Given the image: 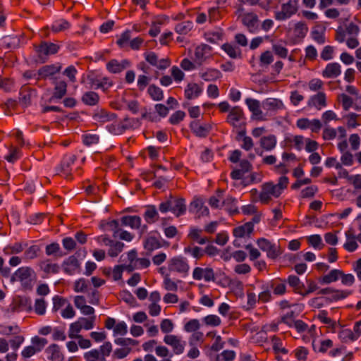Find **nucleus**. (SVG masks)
I'll list each match as a JSON object with an SVG mask.
<instances>
[{
    "mask_svg": "<svg viewBox=\"0 0 361 361\" xmlns=\"http://www.w3.org/2000/svg\"><path fill=\"white\" fill-rule=\"evenodd\" d=\"M289 183L288 178L282 176L279 178L277 183L267 182L262 185L259 194V201L264 204H267L274 199L278 198L283 192Z\"/></svg>",
    "mask_w": 361,
    "mask_h": 361,
    "instance_id": "obj_1",
    "label": "nucleus"
},
{
    "mask_svg": "<svg viewBox=\"0 0 361 361\" xmlns=\"http://www.w3.org/2000/svg\"><path fill=\"white\" fill-rule=\"evenodd\" d=\"M37 280V275L32 268L24 266L18 268L11 276V283L18 282L25 290H31Z\"/></svg>",
    "mask_w": 361,
    "mask_h": 361,
    "instance_id": "obj_2",
    "label": "nucleus"
},
{
    "mask_svg": "<svg viewBox=\"0 0 361 361\" xmlns=\"http://www.w3.org/2000/svg\"><path fill=\"white\" fill-rule=\"evenodd\" d=\"M168 269L171 273H176L182 277L188 275L190 265L185 257L182 256H175L168 261Z\"/></svg>",
    "mask_w": 361,
    "mask_h": 361,
    "instance_id": "obj_3",
    "label": "nucleus"
},
{
    "mask_svg": "<svg viewBox=\"0 0 361 361\" xmlns=\"http://www.w3.org/2000/svg\"><path fill=\"white\" fill-rule=\"evenodd\" d=\"M164 343L171 348L173 354L179 355L184 353L186 341L180 335L171 334L165 335L163 338Z\"/></svg>",
    "mask_w": 361,
    "mask_h": 361,
    "instance_id": "obj_4",
    "label": "nucleus"
},
{
    "mask_svg": "<svg viewBox=\"0 0 361 361\" xmlns=\"http://www.w3.org/2000/svg\"><path fill=\"white\" fill-rule=\"evenodd\" d=\"M281 10L275 13V18L285 20L295 14L298 10V0H281Z\"/></svg>",
    "mask_w": 361,
    "mask_h": 361,
    "instance_id": "obj_5",
    "label": "nucleus"
},
{
    "mask_svg": "<svg viewBox=\"0 0 361 361\" xmlns=\"http://www.w3.org/2000/svg\"><path fill=\"white\" fill-rule=\"evenodd\" d=\"M227 122L238 131L245 128L244 114L240 106H235L231 109Z\"/></svg>",
    "mask_w": 361,
    "mask_h": 361,
    "instance_id": "obj_6",
    "label": "nucleus"
},
{
    "mask_svg": "<svg viewBox=\"0 0 361 361\" xmlns=\"http://www.w3.org/2000/svg\"><path fill=\"white\" fill-rule=\"evenodd\" d=\"M76 157L73 154L66 155L61 163L56 169L57 174L69 179L71 177V166L75 163Z\"/></svg>",
    "mask_w": 361,
    "mask_h": 361,
    "instance_id": "obj_7",
    "label": "nucleus"
},
{
    "mask_svg": "<svg viewBox=\"0 0 361 361\" xmlns=\"http://www.w3.org/2000/svg\"><path fill=\"white\" fill-rule=\"evenodd\" d=\"M192 278L196 281L203 280L205 282H211L215 280L214 271L211 267H197L192 271Z\"/></svg>",
    "mask_w": 361,
    "mask_h": 361,
    "instance_id": "obj_8",
    "label": "nucleus"
},
{
    "mask_svg": "<svg viewBox=\"0 0 361 361\" xmlns=\"http://www.w3.org/2000/svg\"><path fill=\"white\" fill-rule=\"evenodd\" d=\"M121 222L123 226H129L133 229H139L140 235H142L147 230V226H141L142 219L137 215H128L124 216L121 219Z\"/></svg>",
    "mask_w": 361,
    "mask_h": 361,
    "instance_id": "obj_9",
    "label": "nucleus"
},
{
    "mask_svg": "<svg viewBox=\"0 0 361 361\" xmlns=\"http://www.w3.org/2000/svg\"><path fill=\"white\" fill-rule=\"evenodd\" d=\"M257 244L261 250L267 252L268 257L275 259L279 256V251L277 247L269 240L259 238L257 240Z\"/></svg>",
    "mask_w": 361,
    "mask_h": 361,
    "instance_id": "obj_10",
    "label": "nucleus"
},
{
    "mask_svg": "<svg viewBox=\"0 0 361 361\" xmlns=\"http://www.w3.org/2000/svg\"><path fill=\"white\" fill-rule=\"evenodd\" d=\"M212 56V47L202 44L197 46L195 50V62L201 66L207 59Z\"/></svg>",
    "mask_w": 361,
    "mask_h": 361,
    "instance_id": "obj_11",
    "label": "nucleus"
},
{
    "mask_svg": "<svg viewBox=\"0 0 361 361\" xmlns=\"http://www.w3.org/2000/svg\"><path fill=\"white\" fill-rule=\"evenodd\" d=\"M190 212L195 214L199 218L203 216H208L209 210L204 205V201L201 198H195L190 204Z\"/></svg>",
    "mask_w": 361,
    "mask_h": 361,
    "instance_id": "obj_12",
    "label": "nucleus"
},
{
    "mask_svg": "<svg viewBox=\"0 0 361 361\" xmlns=\"http://www.w3.org/2000/svg\"><path fill=\"white\" fill-rule=\"evenodd\" d=\"M242 21L249 32L256 33L259 30V25L257 16L254 13H247L243 15Z\"/></svg>",
    "mask_w": 361,
    "mask_h": 361,
    "instance_id": "obj_13",
    "label": "nucleus"
},
{
    "mask_svg": "<svg viewBox=\"0 0 361 361\" xmlns=\"http://www.w3.org/2000/svg\"><path fill=\"white\" fill-rule=\"evenodd\" d=\"M307 106L309 107H314L317 110H321L326 107L327 106L326 94L320 91L317 94L312 95L308 99Z\"/></svg>",
    "mask_w": 361,
    "mask_h": 361,
    "instance_id": "obj_14",
    "label": "nucleus"
},
{
    "mask_svg": "<svg viewBox=\"0 0 361 361\" xmlns=\"http://www.w3.org/2000/svg\"><path fill=\"white\" fill-rule=\"evenodd\" d=\"M192 132L197 137H206L212 130V126L209 123H202L199 121H194L190 125Z\"/></svg>",
    "mask_w": 361,
    "mask_h": 361,
    "instance_id": "obj_15",
    "label": "nucleus"
},
{
    "mask_svg": "<svg viewBox=\"0 0 361 361\" xmlns=\"http://www.w3.org/2000/svg\"><path fill=\"white\" fill-rule=\"evenodd\" d=\"M59 50V46L52 42H42L36 47V51L39 56H48L56 54Z\"/></svg>",
    "mask_w": 361,
    "mask_h": 361,
    "instance_id": "obj_16",
    "label": "nucleus"
},
{
    "mask_svg": "<svg viewBox=\"0 0 361 361\" xmlns=\"http://www.w3.org/2000/svg\"><path fill=\"white\" fill-rule=\"evenodd\" d=\"M245 104H247L249 110L252 112L253 118L260 121L265 120L261 110L259 101L252 98H247L245 99Z\"/></svg>",
    "mask_w": 361,
    "mask_h": 361,
    "instance_id": "obj_17",
    "label": "nucleus"
},
{
    "mask_svg": "<svg viewBox=\"0 0 361 361\" xmlns=\"http://www.w3.org/2000/svg\"><path fill=\"white\" fill-rule=\"evenodd\" d=\"M254 230L252 222H247L243 225L235 227L233 230V235L237 238H249Z\"/></svg>",
    "mask_w": 361,
    "mask_h": 361,
    "instance_id": "obj_18",
    "label": "nucleus"
},
{
    "mask_svg": "<svg viewBox=\"0 0 361 361\" xmlns=\"http://www.w3.org/2000/svg\"><path fill=\"white\" fill-rule=\"evenodd\" d=\"M106 225L109 227L115 229L114 235V237H119L120 239L126 240L127 242H130L133 240L134 238V235L130 233V232L127 231H124L122 229H119L118 227V223L116 220H112L108 223H106Z\"/></svg>",
    "mask_w": 361,
    "mask_h": 361,
    "instance_id": "obj_19",
    "label": "nucleus"
},
{
    "mask_svg": "<svg viewBox=\"0 0 361 361\" xmlns=\"http://www.w3.org/2000/svg\"><path fill=\"white\" fill-rule=\"evenodd\" d=\"M341 73V66L338 63H328L322 71V75L324 78H336Z\"/></svg>",
    "mask_w": 361,
    "mask_h": 361,
    "instance_id": "obj_20",
    "label": "nucleus"
},
{
    "mask_svg": "<svg viewBox=\"0 0 361 361\" xmlns=\"http://www.w3.org/2000/svg\"><path fill=\"white\" fill-rule=\"evenodd\" d=\"M267 284L275 295L281 296L286 293V281L283 279H276L267 282Z\"/></svg>",
    "mask_w": 361,
    "mask_h": 361,
    "instance_id": "obj_21",
    "label": "nucleus"
},
{
    "mask_svg": "<svg viewBox=\"0 0 361 361\" xmlns=\"http://www.w3.org/2000/svg\"><path fill=\"white\" fill-rule=\"evenodd\" d=\"M130 66V62L126 60L118 61L116 59H112L106 63V69L112 73H118Z\"/></svg>",
    "mask_w": 361,
    "mask_h": 361,
    "instance_id": "obj_22",
    "label": "nucleus"
},
{
    "mask_svg": "<svg viewBox=\"0 0 361 361\" xmlns=\"http://www.w3.org/2000/svg\"><path fill=\"white\" fill-rule=\"evenodd\" d=\"M61 66L59 64L44 66L38 70L37 79H45L59 73Z\"/></svg>",
    "mask_w": 361,
    "mask_h": 361,
    "instance_id": "obj_23",
    "label": "nucleus"
},
{
    "mask_svg": "<svg viewBox=\"0 0 361 361\" xmlns=\"http://www.w3.org/2000/svg\"><path fill=\"white\" fill-rule=\"evenodd\" d=\"M203 92V87L202 85L191 82L188 83L185 89V97L188 99H194L197 98Z\"/></svg>",
    "mask_w": 361,
    "mask_h": 361,
    "instance_id": "obj_24",
    "label": "nucleus"
},
{
    "mask_svg": "<svg viewBox=\"0 0 361 361\" xmlns=\"http://www.w3.org/2000/svg\"><path fill=\"white\" fill-rule=\"evenodd\" d=\"M199 76L207 82L216 81L221 78L222 74L220 71L216 68H206L202 69L199 73Z\"/></svg>",
    "mask_w": 361,
    "mask_h": 361,
    "instance_id": "obj_25",
    "label": "nucleus"
},
{
    "mask_svg": "<svg viewBox=\"0 0 361 361\" xmlns=\"http://www.w3.org/2000/svg\"><path fill=\"white\" fill-rule=\"evenodd\" d=\"M236 140L242 142L240 147L247 152L251 150L254 147V142L252 137L246 135L245 128L238 131Z\"/></svg>",
    "mask_w": 361,
    "mask_h": 361,
    "instance_id": "obj_26",
    "label": "nucleus"
},
{
    "mask_svg": "<svg viewBox=\"0 0 361 361\" xmlns=\"http://www.w3.org/2000/svg\"><path fill=\"white\" fill-rule=\"evenodd\" d=\"M292 32L294 41L300 42L306 36L308 27L303 22H298L294 24Z\"/></svg>",
    "mask_w": 361,
    "mask_h": 361,
    "instance_id": "obj_27",
    "label": "nucleus"
},
{
    "mask_svg": "<svg viewBox=\"0 0 361 361\" xmlns=\"http://www.w3.org/2000/svg\"><path fill=\"white\" fill-rule=\"evenodd\" d=\"M224 191L219 189L216 191L215 194L209 197L208 204L212 209H223V201L224 200Z\"/></svg>",
    "mask_w": 361,
    "mask_h": 361,
    "instance_id": "obj_28",
    "label": "nucleus"
},
{
    "mask_svg": "<svg viewBox=\"0 0 361 361\" xmlns=\"http://www.w3.org/2000/svg\"><path fill=\"white\" fill-rule=\"evenodd\" d=\"M63 267L67 274H74L78 271L80 263L75 257L71 256L63 262Z\"/></svg>",
    "mask_w": 361,
    "mask_h": 361,
    "instance_id": "obj_29",
    "label": "nucleus"
},
{
    "mask_svg": "<svg viewBox=\"0 0 361 361\" xmlns=\"http://www.w3.org/2000/svg\"><path fill=\"white\" fill-rule=\"evenodd\" d=\"M171 212L176 216L184 214L186 212V206L183 199H171Z\"/></svg>",
    "mask_w": 361,
    "mask_h": 361,
    "instance_id": "obj_30",
    "label": "nucleus"
},
{
    "mask_svg": "<svg viewBox=\"0 0 361 361\" xmlns=\"http://www.w3.org/2000/svg\"><path fill=\"white\" fill-rule=\"evenodd\" d=\"M46 353L48 359L51 361H62L63 360V355L61 351V348L57 344H51L47 349Z\"/></svg>",
    "mask_w": 361,
    "mask_h": 361,
    "instance_id": "obj_31",
    "label": "nucleus"
},
{
    "mask_svg": "<svg viewBox=\"0 0 361 361\" xmlns=\"http://www.w3.org/2000/svg\"><path fill=\"white\" fill-rule=\"evenodd\" d=\"M237 204V199L231 196L224 197V200L223 201V209L231 215L238 214L239 211Z\"/></svg>",
    "mask_w": 361,
    "mask_h": 361,
    "instance_id": "obj_32",
    "label": "nucleus"
},
{
    "mask_svg": "<svg viewBox=\"0 0 361 361\" xmlns=\"http://www.w3.org/2000/svg\"><path fill=\"white\" fill-rule=\"evenodd\" d=\"M116 118V115L115 114L109 112L104 109L98 110L93 115L94 120L101 123L114 121Z\"/></svg>",
    "mask_w": 361,
    "mask_h": 361,
    "instance_id": "obj_33",
    "label": "nucleus"
},
{
    "mask_svg": "<svg viewBox=\"0 0 361 361\" xmlns=\"http://www.w3.org/2000/svg\"><path fill=\"white\" fill-rule=\"evenodd\" d=\"M143 217L147 224H152L159 219V213L154 205H147L143 214Z\"/></svg>",
    "mask_w": 361,
    "mask_h": 361,
    "instance_id": "obj_34",
    "label": "nucleus"
},
{
    "mask_svg": "<svg viewBox=\"0 0 361 361\" xmlns=\"http://www.w3.org/2000/svg\"><path fill=\"white\" fill-rule=\"evenodd\" d=\"M276 137L274 135L263 136L259 140L260 147L266 151H271L274 149L276 147Z\"/></svg>",
    "mask_w": 361,
    "mask_h": 361,
    "instance_id": "obj_35",
    "label": "nucleus"
},
{
    "mask_svg": "<svg viewBox=\"0 0 361 361\" xmlns=\"http://www.w3.org/2000/svg\"><path fill=\"white\" fill-rule=\"evenodd\" d=\"M261 291L257 295L258 302L267 303L272 300V294L267 283H264L260 286Z\"/></svg>",
    "mask_w": 361,
    "mask_h": 361,
    "instance_id": "obj_36",
    "label": "nucleus"
},
{
    "mask_svg": "<svg viewBox=\"0 0 361 361\" xmlns=\"http://www.w3.org/2000/svg\"><path fill=\"white\" fill-rule=\"evenodd\" d=\"M342 271L339 269H332L329 274L319 279V282L322 284H329L335 282L340 279Z\"/></svg>",
    "mask_w": 361,
    "mask_h": 361,
    "instance_id": "obj_37",
    "label": "nucleus"
},
{
    "mask_svg": "<svg viewBox=\"0 0 361 361\" xmlns=\"http://www.w3.org/2000/svg\"><path fill=\"white\" fill-rule=\"evenodd\" d=\"M346 130L343 126L338 127V139L340 140L337 145L338 149L340 152H345L348 151V142L345 139Z\"/></svg>",
    "mask_w": 361,
    "mask_h": 361,
    "instance_id": "obj_38",
    "label": "nucleus"
},
{
    "mask_svg": "<svg viewBox=\"0 0 361 361\" xmlns=\"http://www.w3.org/2000/svg\"><path fill=\"white\" fill-rule=\"evenodd\" d=\"M202 233V229L192 226L190 228L188 237L192 240L196 241L198 244L204 245L209 241V239L206 237H201Z\"/></svg>",
    "mask_w": 361,
    "mask_h": 361,
    "instance_id": "obj_39",
    "label": "nucleus"
},
{
    "mask_svg": "<svg viewBox=\"0 0 361 361\" xmlns=\"http://www.w3.org/2000/svg\"><path fill=\"white\" fill-rule=\"evenodd\" d=\"M67 92V84L65 81L57 82L55 85L54 93L51 98V100L61 99L63 98Z\"/></svg>",
    "mask_w": 361,
    "mask_h": 361,
    "instance_id": "obj_40",
    "label": "nucleus"
},
{
    "mask_svg": "<svg viewBox=\"0 0 361 361\" xmlns=\"http://www.w3.org/2000/svg\"><path fill=\"white\" fill-rule=\"evenodd\" d=\"M151 262L147 258H139L136 259L135 263L133 265H126L125 269L128 272H132L135 269H142L149 267Z\"/></svg>",
    "mask_w": 361,
    "mask_h": 361,
    "instance_id": "obj_41",
    "label": "nucleus"
},
{
    "mask_svg": "<svg viewBox=\"0 0 361 361\" xmlns=\"http://www.w3.org/2000/svg\"><path fill=\"white\" fill-rule=\"evenodd\" d=\"M246 299V304L243 305V309L247 311L255 309L257 303L259 302L257 295L252 290H247Z\"/></svg>",
    "mask_w": 361,
    "mask_h": 361,
    "instance_id": "obj_42",
    "label": "nucleus"
},
{
    "mask_svg": "<svg viewBox=\"0 0 361 361\" xmlns=\"http://www.w3.org/2000/svg\"><path fill=\"white\" fill-rule=\"evenodd\" d=\"M82 102L88 106L97 105L99 101V96L97 93L88 91L85 92L82 96Z\"/></svg>",
    "mask_w": 361,
    "mask_h": 361,
    "instance_id": "obj_43",
    "label": "nucleus"
},
{
    "mask_svg": "<svg viewBox=\"0 0 361 361\" xmlns=\"http://www.w3.org/2000/svg\"><path fill=\"white\" fill-rule=\"evenodd\" d=\"M91 85L95 89H102L105 91L113 85V82L108 78H102L92 80Z\"/></svg>",
    "mask_w": 361,
    "mask_h": 361,
    "instance_id": "obj_44",
    "label": "nucleus"
},
{
    "mask_svg": "<svg viewBox=\"0 0 361 361\" xmlns=\"http://www.w3.org/2000/svg\"><path fill=\"white\" fill-rule=\"evenodd\" d=\"M193 27V23L190 20L180 22L176 25L174 30L179 35H187Z\"/></svg>",
    "mask_w": 361,
    "mask_h": 361,
    "instance_id": "obj_45",
    "label": "nucleus"
},
{
    "mask_svg": "<svg viewBox=\"0 0 361 361\" xmlns=\"http://www.w3.org/2000/svg\"><path fill=\"white\" fill-rule=\"evenodd\" d=\"M311 37L312 39L319 44H323L325 42L324 29L319 26L312 28L311 31Z\"/></svg>",
    "mask_w": 361,
    "mask_h": 361,
    "instance_id": "obj_46",
    "label": "nucleus"
},
{
    "mask_svg": "<svg viewBox=\"0 0 361 361\" xmlns=\"http://www.w3.org/2000/svg\"><path fill=\"white\" fill-rule=\"evenodd\" d=\"M271 341L272 343L273 350L276 354H288V350L284 347H283L282 341L279 337H277L276 336H271Z\"/></svg>",
    "mask_w": 361,
    "mask_h": 361,
    "instance_id": "obj_47",
    "label": "nucleus"
},
{
    "mask_svg": "<svg viewBox=\"0 0 361 361\" xmlns=\"http://www.w3.org/2000/svg\"><path fill=\"white\" fill-rule=\"evenodd\" d=\"M147 92L150 97L154 101H161L164 98V92L162 90L154 85L149 86Z\"/></svg>",
    "mask_w": 361,
    "mask_h": 361,
    "instance_id": "obj_48",
    "label": "nucleus"
},
{
    "mask_svg": "<svg viewBox=\"0 0 361 361\" xmlns=\"http://www.w3.org/2000/svg\"><path fill=\"white\" fill-rule=\"evenodd\" d=\"M109 249L108 250V255L110 257H115L118 255L119 253H121L124 247V243L121 242H114L111 241V244L109 245Z\"/></svg>",
    "mask_w": 361,
    "mask_h": 361,
    "instance_id": "obj_49",
    "label": "nucleus"
},
{
    "mask_svg": "<svg viewBox=\"0 0 361 361\" xmlns=\"http://www.w3.org/2000/svg\"><path fill=\"white\" fill-rule=\"evenodd\" d=\"M207 336H213L214 338V342L211 345V350L214 352H218L224 348L225 342L222 340V338L219 335H216L214 332L207 333Z\"/></svg>",
    "mask_w": 361,
    "mask_h": 361,
    "instance_id": "obj_50",
    "label": "nucleus"
},
{
    "mask_svg": "<svg viewBox=\"0 0 361 361\" xmlns=\"http://www.w3.org/2000/svg\"><path fill=\"white\" fill-rule=\"evenodd\" d=\"M184 252L191 255L192 257L197 259L202 258L204 255V250L197 246L186 247L184 248Z\"/></svg>",
    "mask_w": 361,
    "mask_h": 361,
    "instance_id": "obj_51",
    "label": "nucleus"
},
{
    "mask_svg": "<svg viewBox=\"0 0 361 361\" xmlns=\"http://www.w3.org/2000/svg\"><path fill=\"white\" fill-rule=\"evenodd\" d=\"M287 281L290 286L294 288L295 292L299 294L301 293V290L304 287V284L302 282H301L298 276L295 275H290L288 277Z\"/></svg>",
    "mask_w": 361,
    "mask_h": 361,
    "instance_id": "obj_52",
    "label": "nucleus"
},
{
    "mask_svg": "<svg viewBox=\"0 0 361 361\" xmlns=\"http://www.w3.org/2000/svg\"><path fill=\"white\" fill-rule=\"evenodd\" d=\"M69 27L70 24L67 20L59 19L52 23L51 29L54 32L57 33L68 29Z\"/></svg>",
    "mask_w": 361,
    "mask_h": 361,
    "instance_id": "obj_53",
    "label": "nucleus"
},
{
    "mask_svg": "<svg viewBox=\"0 0 361 361\" xmlns=\"http://www.w3.org/2000/svg\"><path fill=\"white\" fill-rule=\"evenodd\" d=\"M316 317L323 324L328 325L332 329H335L337 324L328 317V312L326 310L319 312Z\"/></svg>",
    "mask_w": 361,
    "mask_h": 361,
    "instance_id": "obj_54",
    "label": "nucleus"
},
{
    "mask_svg": "<svg viewBox=\"0 0 361 361\" xmlns=\"http://www.w3.org/2000/svg\"><path fill=\"white\" fill-rule=\"evenodd\" d=\"M264 106L267 110L274 111L282 109L283 104V102L278 99L269 98L264 102Z\"/></svg>",
    "mask_w": 361,
    "mask_h": 361,
    "instance_id": "obj_55",
    "label": "nucleus"
},
{
    "mask_svg": "<svg viewBox=\"0 0 361 361\" xmlns=\"http://www.w3.org/2000/svg\"><path fill=\"white\" fill-rule=\"evenodd\" d=\"M307 242L310 245L316 250H322L324 245L322 242V237L318 234L311 235L307 237Z\"/></svg>",
    "mask_w": 361,
    "mask_h": 361,
    "instance_id": "obj_56",
    "label": "nucleus"
},
{
    "mask_svg": "<svg viewBox=\"0 0 361 361\" xmlns=\"http://www.w3.org/2000/svg\"><path fill=\"white\" fill-rule=\"evenodd\" d=\"M338 338L342 342L347 343L357 340L353 331L349 329H342L338 332Z\"/></svg>",
    "mask_w": 361,
    "mask_h": 361,
    "instance_id": "obj_57",
    "label": "nucleus"
},
{
    "mask_svg": "<svg viewBox=\"0 0 361 361\" xmlns=\"http://www.w3.org/2000/svg\"><path fill=\"white\" fill-rule=\"evenodd\" d=\"M202 322L206 326L211 327L219 326L221 324V319L216 314H209L202 318Z\"/></svg>",
    "mask_w": 361,
    "mask_h": 361,
    "instance_id": "obj_58",
    "label": "nucleus"
},
{
    "mask_svg": "<svg viewBox=\"0 0 361 361\" xmlns=\"http://www.w3.org/2000/svg\"><path fill=\"white\" fill-rule=\"evenodd\" d=\"M39 250L40 249L38 245H34L30 246L24 252V260L29 261L37 257Z\"/></svg>",
    "mask_w": 361,
    "mask_h": 361,
    "instance_id": "obj_59",
    "label": "nucleus"
},
{
    "mask_svg": "<svg viewBox=\"0 0 361 361\" xmlns=\"http://www.w3.org/2000/svg\"><path fill=\"white\" fill-rule=\"evenodd\" d=\"M201 324L197 319H192L184 324L183 330L188 333H194L198 331Z\"/></svg>",
    "mask_w": 361,
    "mask_h": 361,
    "instance_id": "obj_60",
    "label": "nucleus"
},
{
    "mask_svg": "<svg viewBox=\"0 0 361 361\" xmlns=\"http://www.w3.org/2000/svg\"><path fill=\"white\" fill-rule=\"evenodd\" d=\"M161 243L155 237H148L144 242V247L148 251H152L161 247Z\"/></svg>",
    "mask_w": 361,
    "mask_h": 361,
    "instance_id": "obj_61",
    "label": "nucleus"
},
{
    "mask_svg": "<svg viewBox=\"0 0 361 361\" xmlns=\"http://www.w3.org/2000/svg\"><path fill=\"white\" fill-rule=\"evenodd\" d=\"M40 267L47 274H56L60 270V267L57 264L51 263L48 261L41 262Z\"/></svg>",
    "mask_w": 361,
    "mask_h": 361,
    "instance_id": "obj_62",
    "label": "nucleus"
},
{
    "mask_svg": "<svg viewBox=\"0 0 361 361\" xmlns=\"http://www.w3.org/2000/svg\"><path fill=\"white\" fill-rule=\"evenodd\" d=\"M85 361H106V358L101 357L99 350L92 349L84 353Z\"/></svg>",
    "mask_w": 361,
    "mask_h": 361,
    "instance_id": "obj_63",
    "label": "nucleus"
},
{
    "mask_svg": "<svg viewBox=\"0 0 361 361\" xmlns=\"http://www.w3.org/2000/svg\"><path fill=\"white\" fill-rule=\"evenodd\" d=\"M235 357V351L232 350H226L216 355V361H233Z\"/></svg>",
    "mask_w": 361,
    "mask_h": 361,
    "instance_id": "obj_64",
    "label": "nucleus"
}]
</instances>
